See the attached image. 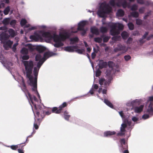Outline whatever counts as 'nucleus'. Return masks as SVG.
<instances>
[{
	"instance_id": "864d4df0",
	"label": "nucleus",
	"mask_w": 153,
	"mask_h": 153,
	"mask_svg": "<svg viewBox=\"0 0 153 153\" xmlns=\"http://www.w3.org/2000/svg\"><path fill=\"white\" fill-rule=\"evenodd\" d=\"M7 147H10V148L13 150H16L17 148L18 147V146L17 145H13L11 146H6Z\"/></svg>"
},
{
	"instance_id": "f8f14e48",
	"label": "nucleus",
	"mask_w": 153,
	"mask_h": 153,
	"mask_svg": "<svg viewBox=\"0 0 153 153\" xmlns=\"http://www.w3.org/2000/svg\"><path fill=\"white\" fill-rule=\"evenodd\" d=\"M13 43V42L12 41L8 40L3 44L4 49L6 50H8L9 48H11Z\"/></svg>"
},
{
	"instance_id": "4c0bfd02",
	"label": "nucleus",
	"mask_w": 153,
	"mask_h": 153,
	"mask_svg": "<svg viewBox=\"0 0 153 153\" xmlns=\"http://www.w3.org/2000/svg\"><path fill=\"white\" fill-rule=\"evenodd\" d=\"M128 26L130 30H132L134 28V25L131 22H129L128 24Z\"/></svg>"
},
{
	"instance_id": "de8ad7c7",
	"label": "nucleus",
	"mask_w": 153,
	"mask_h": 153,
	"mask_svg": "<svg viewBox=\"0 0 153 153\" xmlns=\"http://www.w3.org/2000/svg\"><path fill=\"white\" fill-rule=\"evenodd\" d=\"M120 144H121V148L122 149H123V145H125V144L126 142L125 139L124 138L121 139L120 140Z\"/></svg>"
},
{
	"instance_id": "4d7b16f0",
	"label": "nucleus",
	"mask_w": 153,
	"mask_h": 153,
	"mask_svg": "<svg viewBox=\"0 0 153 153\" xmlns=\"http://www.w3.org/2000/svg\"><path fill=\"white\" fill-rule=\"evenodd\" d=\"M120 131V132H119L116 135L117 136H122L125 135V131Z\"/></svg>"
},
{
	"instance_id": "f704fd0d",
	"label": "nucleus",
	"mask_w": 153,
	"mask_h": 153,
	"mask_svg": "<svg viewBox=\"0 0 153 153\" xmlns=\"http://www.w3.org/2000/svg\"><path fill=\"white\" fill-rule=\"evenodd\" d=\"M114 65V63L111 61H109L108 62V66L109 68H110L112 70L114 69L113 66Z\"/></svg>"
},
{
	"instance_id": "13d9d810",
	"label": "nucleus",
	"mask_w": 153,
	"mask_h": 153,
	"mask_svg": "<svg viewBox=\"0 0 153 153\" xmlns=\"http://www.w3.org/2000/svg\"><path fill=\"white\" fill-rule=\"evenodd\" d=\"M124 58L126 61H128L131 59V57L129 55H126L124 56Z\"/></svg>"
},
{
	"instance_id": "ea45409f",
	"label": "nucleus",
	"mask_w": 153,
	"mask_h": 153,
	"mask_svg": "<svg viewBox=\"0 0 153 153\" xmlns=\"http://www.w3.org/2000/svg\"><path fill=\"white\" fill-rule=\"evenodd\" d=\"M137 5L134 4L132 5L131 9L133 11H135L137 9Z\"/></svg>"
},
{
	"instance_id": "bf43d9fd",
	"label": "nucleus",
	"mask_w": 153,
	"mask_h": 153,
	"mask_svg": "<svg viewBox=\"0 0 153 153\" xmlns=\"http://www.w3.org/2000/svg\"><path fill=\"white\" fill-rule=\"evenodd\" d=\"M132 40L133 39L130 37H129L127 39L126 41V43L127 44H130L131 43Z\"/></svg>"
},
{
	"instance_id": "9d476101",
	"label": "nucleus",
	"mask_w": 153,
	"mask_h": 153,
	"mask_svg": "<svg viewBox=\"0 0 153 153\" xmlns=\"http://www.w3.org/2000/svg\"><path fill=\"white\" fill-rule=\"evenodd\" d=\"M31 87L32 91L34 94H36L39 100H40V97L37 90V84L29 85Z\"/></svg>"
},
{
	"instance_id": "680f3d73",
	"label": "nucleus",
	"mask_w": 153,
	"mask_h": 153,
	"mask_svg": "<svg viewBox=\"0 0 153 153\" xmlns=\"http://www.w3.org/2000/svg\"><path fill=\"white\" fill-rule=\"evenodd\" d=\"M117 47L120 51L123 50L124 49V47L121 45H118Z\"/></svg>"
},
{
	"instance_id": "a878e982",
	"label": "nucleus",
	"mask_w": 153,
	"mask_h": 153,
	"mask_svg": "<svg viewBox=\"0 0 153 153\" xmlns=\"http://www.w3.org/2000/svg\"><path fill=\"white\" fill-rule=\"evenodd\" d=\"M140 101L138 99H135L132 101V107L134 108L135 107H136L137 105L139 104Z\"/></svg>"
},
{
	"instance_id": "aec40b11",
	"label": "nucleus",
	"mask_w": 153,
	"mask_h": 153,
	"mask_svg": "<svg viewBox=\"0 0 153 153\" xmlns=\"http://www.w3.org/2000/svg\"><path fill=\"white\" fill-rule=\"evenodd\" d=\"M67 105V103L65 102H64L62 105H60L59 107L58 110L57 111V113H60L62 110V109L66 107Z\"/></svg>"
},
{
	"instance_id": "c756f323",
	"label": "nucleus",
	"mask_w": 153,
	"mask_h": 153,
	"mask_svg": "<svg viewBox=\"0 0 153 153\" xmlns=\"http://www.w3.org/2000/svg\"><path fill=\"white\" fill-rule=\"evenodd\" d=\"M45 111L43 110H41L40 111H37L36 114L37 115L39 116L40 113H41V116L42 119H43L45 117L44 114L45 113Z\"/></svg>"
},
{
	"instance_id": "c9c22d12",
	"label": "nucleus",
	"mask_w": 153,
	"mask_h": 153,
	"mask_svg": "<svg viewBox=\"0 0 153 153\" xmlns=\"http://www.w3.org/2000/svg\"><path fill=\"white\" fill-rule=\"evenodd\" d=\"M16 21L15 19H13L10 22V21L9 24L12 27L15 28V25L16 24Z\"/></svg>"
},
{
	"instance_id": "cd10ccee",
	"label": "nucleus",
	"mask_w": 153,
	"mask_h": 153,
	"mask_svg": "<svg viewBox=\"0 0 153 153\" xmlns=\"http://www.w3.org/2000/svg\"><path fill=\"white\" fill-rule=\"evenodd\" d=\"M28 52L26 47L23 48L20 51V52L22 54H27Z\"/></svg>"
},
{
	"instance_id": "9b49d317",
	"label": "nucleus",
	"mask_w": 153,
	"mask_h": 153,
	"mask_svg": "<svg viewBox=\"0 0 153 153\" xmlns=\"http://www.w3.org/2000/svg\"><path fill=\"white\" fill-rule=\"evenodd\" d=\"M9 37V36L5 33H2L0 34V40L2 44L8 40Z\"/></svg>"
},
{
	"instance_id": "c85d7f7f",
	"label": "nucleus",
	"mask_w": 153,
	"mask_h": 153,
	"mask_svg": "<svg viewBox=\"0 0 153 153\" xmlns=\"http://www.w3.org/2000/svg\"><path fill=\"white\" fill-rule=\"evenodd\" d=\"M121 36L124 39H126L128 36V33L126 31H123L121 33Z\"/></svg>"
},
{
	"instance_id": "20e7f679",
	"label": "nucleus",
	"mask_w": 153,
	"mask_h": 153,
	"mask_svg": "<svg viewBox=\"0 0 153 153\" xmlns=\"http://www.w3.org/2000/svg\"><path fill=\"white\" fill-rule=\"evenodd\" d=\"M35 61L37 62L36 63L37 65L36 67H35L33 68V73L34 76L32 75V74H30V76L27 77L28 79L27 82L29 85L37 84V77L39 69L45 62V61L42 62L39 59V60H36L35 59Z\"/></svg>"
},
{
	"instance_id": "39448f33",
	"label": "nucleus",
	"mask_w": 153,
	"mask_h": 153,
	"mask_svg": "<svg viewBox=\"0 0 153 153\" xmlns=\"http://www.w3.org/2000/svg\"><path fill=\"white\" fill-rule=\"evenodd\" d=\"M114 74V70H107L106 71V80L104 78H101L99 80V83L105 88H107L111 83L113 79V75Z\"/></svg>"
},
{
	"instance_id": "f3484780",
	"label": "nucleus",
	"mask_w": 153,
	"mask_h": 153,
	"mask_svg": "<svg viewBox=\"0 0 153 153\" xmlns=\"http://www.w3.org/2000/svg\"><path fill=\"white\" fill-rule=\"evenodd\" d=\"M143 107L144 105H142L139 107H135L134 108V110L136 113H140L143 111Z\"/></svg>"
},
{
	"instance_id": "58836bf2",
	"label": "nucleus",
	"mask_w": 153,
	"mask_h": 153,
	"mask_svg": "<svg viewBox=\"0 0 153 153\" xmlns=\"http://www.w3.org/2000/svg\"><path fill=\"white\" fill-rule=\"evenodd\" d=\"M146 112L147 113V111H146ZM148 113L149 114H145L143 115V116H142V118L144 120H146V119L149 118V117H150V115L151 116L153 115V114H152V115L150 114L148 112Z\"/></svg>"
},
{
	"instance_id": "774afa93",
	"label": "nucleus",
	"mask_w": 153,
	"mask_h": 153,
	"mask_svg": "<svg viewBox=\"0 0 153 153\" xmlns=\"http://www.w3.org/2000/svg\"><path fill=\"white\" fill-rule=\"evenodd\" d=\"M152 38H153V35L151 34L147 37L146 40L148 41H149Z\"/></svg>"
},
{
	"instance_id": "4be33fe9",
	"label": "nucleus",
	"mask_w": 153,
	"mask_h": 153,
	"mask_svg": "<svg viewBox=\"0 0 153 153\" xmlns=\"http://www.w3.org/2000/svg\"><path fill=\"white\" fill-rule=\"evenodd\" d=\"M25 46L27 48V49L28 51L32 52L34 51L35 49L34 47L32 45L30 44H27L25 45Z\"/></svg>"
},
{
	"instance_id": "603ef678",
	"label": "nucleus",
	"mask_w": 153,
	"mask_h": 153,
	"mask_svg": "<svg viewBox=\"0 0 153 153\" xmlns=\"http://www.w3.org/2000/svg\"><path fill=\"white\" fill-rule=\"evenodd\" d=\"M140 34L139 32L137 30L134 31L132 32V35L135 36H137L140 35Z\"/></svg>"
},
{
	"instance_id": "c03bdc74",
	"label": "nucleus",
	"mask_w": 153,
	"mask_h": 153,
	"mask_svg": "<svg viewBox=\"0 0 153 153\" xmlns=\"http://www.w3.org/2000/svg\"><path fill=\"white\" fill-rule=\"evenodd\" d=\"M75 51L79 54H82L83 52L84 51V50L83 49H78L77 48L75 49Z\"/></svg>"
},
{
	"instance_id": "dca6fc26",
	"label": "nucleus",
	"mask_w": 153,
	"mask_h": 153,
	"mask_svg": "<svg viewBox=\"0 0 153 153\" xmlns=\"http://www.w3.org/2000/svg\"><path fill=\"white\" fill-rule=\"evenodd\" d=\"M116 132L115 131H107L104 132L103 136L105 137H110L111 136L116 134Z\"/></svg>"
},
{
	"instance_id": "7c9ffc66",
	"label": "nucleus",
	"mask_w": 153,
	"mask_h": 153,
	"mask_svg": "<svg viewBox=\"0 0 153 153\" xmlns=\"http://www.w3.org/2000/svg\"><path fill=\"white\" fill-rule=\"evenodd\" d=\"M107 30V28L105 27L102 26L100 28V32L102 33H106Z\"/></svg>"
},
{
	"instance_id": "b1692460",
	"label": "nucleus",
	"mask_w": 153,
	"mask_h": 153,
	"mask_svg": "<svg viewBox=\"0 0 153 153\" xmlns=\"http://www.w3.org/2000/svg\"><path fill=\"white\" fill-rule=\"evenodd\" d=\"M71 28L72 30L71 32L73 33V35L74 33H76L78 31H82L81 34L82 35H84L86 33V30L84 29V28H83V29L82 30H77H77L75 31H74V27H72Z\"/></svg>"
},
{
	"instance_id": "0e129e2a",
	"label": "nucleus",
	"mask_w": 153,
	"mask_h": 153,
	"mask_svg": "<svg viewBox=\"0 0 153 153\" xmlns=\"http://www.w3.org/2000/svg\"><path fill=\"white\" fill-rule=\"evenodd\" d=\"M146 4L147 5L153 6V2L148 1L146 2Z\"/></svg>"
},
{
	"instance_id": "6ab92c4d",
	"label": "nucleus",
	"mask_w": 153,
	"mask_h": 153,
	"mask_svg": "<svg viewBox=\"0 0 153 153\" xmlns=\"http://www.w3.org/2000/svg\"><path fill=\"white\" fill-rule=\"evenodd\" d=\"M104 102L109 107L112 108H113L114 106L113 104L108 100L106 99V96L104 95Z\"/></svg>"
},
{
	"instance_id": "0eeeda50",
	"label": "nucleus",
	"mask_w": 153,
	"mask_h": 153,
	"mask_svg": "<svg viewBox=\"0 0 153 153\" xmlns=\"http://www.w3.org/2000/svg\"><path fill=\"white\" fill-rule=\"evenodd\" d=\"M24 66L25 67V71H24L23 73L26 75L27 78L30 76V74L32 73L33 68V63L32 61H22Z\"/></svg>"
},
{
	"instance_id": "a211bd4d",
	"label": "nucleus",
	"mask_w": 153,
	"mask_h": 153,
	"mask_svg": "<svg viewBox=\"0 0 153 153\" xmlns=\"http://www.w3.org/2000/svg\"><path fill=\"white\" fill-rule=\"evenodd\" d=\"M91 32L92 34L96 35H98L99 34V29L95 27H93L91 28Z\"/></svg>"
},
{
	"instance_id": "3c124183",
	"label": "nucleus",
	"mask_w": 153,
	"mask_h": 153,
	"mask_svg": "<svg viewBox=\"0 0 153 153\" xmlns=\"http://www.w3.org/2000/svg\"><path fill=\"white\" fill-rule=\"evenodd\" d=\"M59 109L57 107H54L52 110V111L53 113H54L57 114H59L60 113H57V111Z\"/></svg>"
},
{
	"instance_id": "72a5a7b5",
	"label": "nucleus",
	"mask_w": 153,
	"mask_h": 153,
	"mask_svg": "<svg viewBox=\"0 0 153 153\" xmlns=\"http://www.w3.org/2000/svg\"><path fill=\"white\" fill-rule=\"evenodd\" d=\"M127 127L126 124L125 123H122L121 125V126L120 128V131H125V128Z\"/></svg>"
},
{
	"instance_id": "e2e57ef3",
	"label": "nucleus",
	"mask_w": 153,
	"mask_h": 153,
	"mask_svg": "<svg viewBox=\"0 0 153 153\" xmlns=\"http://www.w3.org/2000/svg\"><path fill=\"white\" fill-rule=\"evenodd\" d=\"M119 37L118 36H114L112 37L111 39L112 40L116 41L118 39Z\"/></svg>"
},
{
	"instance_id": "a19ab883",
	"label": "nucleus",
	"mask_w": 153,
	"mask_h": 153,
	"mask_svg": "<svg viewBox=\"0 0 153 153\" xmlns=\"http://www.w3.org/2000/svg\"><path fill=\"white\" fill-rule=\"evenodd\" d=\"M18 42H17L16 43H14L13 44V47H12V48H11L12 49V51L14 52H16V47L17 46V45H18Z\"/></svg>"
},
{
	"instance_id": "6e6d98bb",
	"label": "nucleus",
	"mask_w": 153,
	"mask_h": 153,
	"mask_svg": "<svg viewBox=\"0 0 153 153\" xmlns=\"http://www.w3.org/2000/svg\"><path fill=\"white\" fill-rule=\"evenodd\" d=\"M119 115L121 117L122 119L124 118L125 117V116L124 114V113H123V111H119Z\"/></svg>"
},
{
	"instance_id": "8fccbe9b",
	"label": "nucleus",
	"mask_w": 153,
	"mask_h": 153,
	"mask_svg": "<svg viewBox=\"0 0 153 153\" xmlns=\"http://www.w3.org/2000/svg\"><path fill=\"white\" fill-rule=\"evenodd\" d=\"M22 59L23 60H27L29 59V57L27 54H23L21 55Z\"/></svg>"
},
{
	"instance_id": "052dcab7",
	"label": "nucleus",
	"mask_w": 153,
	"mask_h": 153,
	"mask_svg": "<svg viewBox=\"0 0 153 153\" xmlns=\"http://www.w3.org/2000/svg\"><path fill=\"white\" fill-rule=\"evenodd\" d=\"M131 120L134 122H136L139 120V118L135 116H134L132 118Z\"/></svg>"
},
{
	"instance_id": "09e8293b",
	"label": "nucleus",
	"mask_w": 153,
	"mask_h": 153,
	"mask_svg": "<svg viewBox=\"0 0 153 153\" xmlns=\"http://www.w3.org/2000/svg\"><path fill=\"white\" fill-rule=\"evenodd\" d=\"M151 11H149V12L145 13V16L143 17V19H147L148 17L151 14Z\"/></svg>"
},
{
	"instance_id": "7ed1b4c3",
	"label": "nucleus",
	"mask_w": 153,
	"mask_h": 153,
	"mask_svg": "<svg viewBox=\"0 0 153 153\" xmlns=\"http://www.w3.org/2000/svg\"><path fill=\"white\" fill-rule=\"evenodd\" d=\"M37 50L39 53L37 54L35 56V59L36 60H39V59L42 62L45 61L50 57L57 55V53H53L52 51L47 52L43 53L46 50V47L41 45H38L36 47Z\"/></svg>"
},
{
	"instance_id": "a18cd8bd",
	"label": "nucleus",
	"mask_w": 153,
	"mask_h": 153,
	"mask_svg": "<svg viewBox=\"0 0 153 153\" xmlns=\"http://www.w3.org/2000/svg\"><path fill=\"white\" fill-rule=\"evenodd\" d=\"M136 24L137 25H141L142 24V21L139 19H137L136 20Z\"/></svg>"
},
{
	"instance_id": "2f4dec72",
	"label": "nucleus",
	"mask_w": 153,
	"mask_h": 153,
	"mask_svg": "<svg viewBox=\"0 0 153 153\" xmlns=\"http://www.w3.org/2000/svg\"><path fill=\"white\" fill-rule=\"evenodd\" d=\"M131 15L134 18H137L138 17L139 14L137 12L134 11L131 13Z\"/></svg>"
},
{
	"instance_id": "5fc2aeb1",
	"label": "nucleus",
	"mask_w": 153,
	"mask_h": 153,
	"mask_svg": "<svg viewBox=\"0 0 153 153\" xmlns=\"http://www.w3.org/2000/svg\"><path fill=\"white\" fill-rule=\"evenodd\" d=\"M101 72L100 71V70L98 69L96 72V76L97 77H99L101 75Z\"/></svg>"
},
{
	"instance_id": "2eb2a0df",
	"label": "nucleus",
	"mask_w": 153,
	"mask_h": 153,
	"mask_svg": "<svg viewBox=\"0 0 153 153\" xmlns=\"http://www.w3.org/2000/svg\"><path fill=\"white\" fill-rule=\"evenodd\" d=\"M99 67L100 69L106 68L108 66V63L104 61L103 60H100L99 61Z\"/></svg>"
},
{
	"instance_id": "412c9836",
	"label": "nucleus",
	"mask_w": 153,
	"mask_h": 153,
	"mask_svg": "<svg viewBox=\"0 0 153 153\" xmlns=\"http://www.w3.org/2000/svg\"><path fill=\"white\" fill-rule=\"evenodd\" d=\"M124 14V12L121 9H118L116 13V15L118 17H122Z\"/></svg>"
},
{
	"instance_id": "423d86ee",
	"label": "nucleus",
	"mask_w": 153,
	"mask_h": 153,
	"mask_svg": "<svg viewBox=\"0 0 153 153\" xmlns=\"http://www.w3.org/2000/svg\"><path fill=\"white\" fill-rule=\"evenodd\" d=\"M21 79L22 81L20 84L22 86H19V87L21 88L22 91L25 93L26 96L29 102H30V100L34 106L35 108H36V105L34 104L33 100L35 101H38L37 99L35 96L32 95L29 93L27 88V87L25 84L24 80L22 77H21Z\"/></svg>"
},
{
	"instance_id": "37998d69",
	"label": "nucleus",
	"mask_w": 153,
	"mask_h": 153,
	"mask_svg": "<svg viewBox=\"0 0 153 153\" xmlns=\"http://www.w3.org/2000/svg\"><path fill=\"white\" fill-rule=\"evenodd\" d=\"M2 22L5 25H8L9 23L10 19L8 18L4 19L3 20Z\"/></svg>"
},
{
	"instance_id": "79ce46f5",
	"label": "nucleus",
	"mask_w": 153,
	"mask_h": 153,
	"mask_svg": "<svg viewBox=\"0 0 153 153\" xmlns=\"http://www.w3.org/2000/svg\"><path fill=\"white\" fill-rule=\"evenodd\" d=\"M27 23V20L24 19H22L21 20L20 22V25L22 26H24Z\"/></svg>"
},
{
	"instance_id": "bb28decb",
	"label": "nucleus",
	"mask_w": 153,
	"mask_h": 153,
	"mask_svg": "<svg viewBox=\"0 0 153 153\" xmlns=\"http://www.w3.org/2000/svg\"><path fill=\"white\" fill-rule=\"evenodd\" d=\"M64 115L65 120L68 121L71 116L70 115L68 114V112L66 111H65L64 112Z\"/></svg>"
},
{
	"instance_id": "473e14b6",
	"label": "nucleus",
	"mask_w": 153,
	"mask_h": 153,
	"mask_svg": "<svg viewBox=\"0 0 153 153\" xmlns=\"http://www.w3.org/2000/svg\"><path fill=\"white\" fill-rule=\"evenodd\" d=\"M8 32L10 35L12 37H14L16 35L15 31L12 29H10L8 30Z\"/></svg>"
},
{
	"instance_id": "338daca9",
	"label": "nucleus",
	"mask_w": 153,
	"mask_h": 153,
	"mask_svg": "<svg viewBox=\"0 0 153 153\" xmlns=\"http://www.w3.org/2000/svg\"><path fill=\"white\" fill-rule=\"evenodd\" d=\"M144 7H142L140 8L139 10V11L140 13H143L144 12Z\"/></svg>"
},
{
	"instance_id": "e433bc0d",
	"label": "nucleus",
	"mask_w": 153,
	"mask_h": 153,
	"mask_svg": "<svg viewBox=\"0 0 153 153\" xmlns=\"http://www.w3.org/2000/svg\"><path fill=\"white\" fill-rule=\"evenodd\" d=\"M10 11V7L9 6H7L6 7L4 10V13L5 15L8 14Z\"/></svg>"
},
{
	"instance_id": "6e6552de",
	"label": "nucleus",
	"mask_w": 153,
	"mask_h": 153,
	"mask_svg": "<svg viewBox=\"0 0 153 153\" xmlns=\"http://www.w3.org/2000/svg\"><path fill=\"white\" fill-rule=\"evenodd\" d=\"M111 28L110 33L112 36H114L117 34V30H122L123 27L122 25L116 23H112L110 25Z\"/></svg>"
},
{
	"instance_id": "393cba45",
	"label": "nucleus",
	"mask_w": 153,
	"mask_h": 153,
	"mask_svg": "<svg viewBox=\"0 0 153 153\" xmlns=\"http://www.w3.org/2000/svg\"><path fill=\"white\" fill-rule=\"evenodd\" d=\"M102 39H103V42H107L110 38V37L108 36H106L105 35L103 34L101 36Z\"/></svg>"
},
{
	"instance_id": "49530a36",
	"label": "nucleus",
	"mask_w": 153,
	"mask_h": 153,
	"mask_svg": "<svg viewBox=\"0 0 153 153\" xmlns=\"http://www.w3.org/2000/svg\"><path fill=\"white\" fill-rule=\"evenodd\" d=\"M94 41L95 42L100 43L102 41V38L101 37H95L94 38Z\"/></svg>"
},
{
	"instance_id": "f03ea898",
	"label": "nucleus",
	"mask_w": 153,
	"mask_h": 153,
	"mask_svg": "<svg viewBox=\"0 0 153 153\" xmlns=\"http://www.w3.org/2000/svg\"><path fill=\"white\" fill-rule=\"evenodd\" d=\"M71 35V33L68 32L60 33L59 35L56 33L52 34L49 31L44 32L43 34V37L49 41L53 40L55 43L53 45L54 47L57 48L63 46L64 44L62 42L69 39Z\"/></svg>"
},
{
	"instance_id": "69168bd1",
	"label": "nucleus",
	"mask_w": 153,
	"mask_h": 153,
	"mask_svg": "<svg viewBox=\"0 0 153 153\" xmlns=\"http://www.w3.org/2000/svg\"><path fill=\"white\" fill-rule=\"evenodd\" d=\"M126 105L128 106H132V101L128 102L126 103Z\"/></svg>"
},
{
	"instance_id": "4468645a",
	"label": "nucleus",
	"mask_w": 153,
	"mask_h": 153,
	"mask_svg": "<svg viewBox=\"0 0 153 153\" xmlns=\"http://www.w3.org/2000/svg\"><path fill=\"white\" fill-rule=\"evenodd\" d=\"M78 48V46L77 45L68 46L66 47L65 50L66 51L73 52L75 51V49Z\"/></svg>"
},
{
	"instance_id": "ddd939ff",
	"label": "nucleus",
	"mask_w": 153,
	"mask_h": 153,
	"mask_svg": "<svg viewBox=\"0 0 153 153\" xmlns=\"http://www.w3.org/2000/svg\"><path fill=\"white\" fill-rule=\"evenodd\" d=\"M87 21L85 20H82L80 21L78 24L77 30H82L86 25Z\"/></svg>"
},
{
	"instance_id": "f257e3e1",
	"label": "nucleus",
	"mask_w": 153,
	"mask_h": 153,
	"mask_svg": "<svg viewBox=\"0 0 153 153\" xmlns=\"http://www.w3.org/2000/svg\"><path fill=\"white\" fill-rule=\"evenodd\" d=\"M128 5L126 0H110L108 3L106 1H104L100 5L97 14L99 17L105 18L107 17V15L112 12V7L114 8L116 6L120 7L122 6L125 8Z\"/></svg>"
},
{
	"instance_id": "5701e85b",
	"label": "nucleus",
	"mask_w": 153,
	"mask_h": 153,
	"mask_svg": "<svg viewBox=\"0 0 153 153\" xmlns=\"http://www.w3.org/2000/svg\"><path fill=\"white\" fill-rule=\"evenodd\" d=\"M70 44H74L78 42L79 39L77 37H75L71 38L70 39Z\"/></svg>"
},
{
	"instance_id": "1a4fd4ad",
	"label": "nucleus",
	"mask_w": 153,
	"mask_h": 153,
	"mask_svg": "<svg viewBox=\"0 0 153 153\" xmlns=\"http://www.w3.org/2000/svg\"><path fill=\"white\" fill-rule=\"evenodd\" d=\"M146 107L147 108V112L150 114H153V96L149 97Z\"/></svg>"
}]
</instances>
